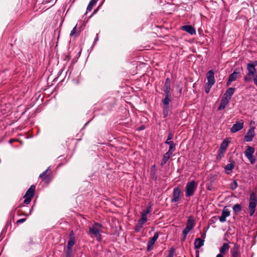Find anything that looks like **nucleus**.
Listing matches in <instances>:
<instances>
[{"instance_id":"1","label":"nucleus","mask_w":257,"mask_h":257,"mask_svg":"<svg viewBox=\"0 0 257 257\" xmlns=\"http://www.w3.org/2000/svg\"><path fill=\"white\" fill-rule=\"evenodd\" d=\"M257 66V61H250L246 65V69L247 73L244 76L243 80L245 82L249 83L251 82L255 77L256 70L255 67Z\"/></svg>"},{"instance_id":"2","label":"nucleus","mask_w":257,"mask_h":257,"mask_svg":"<svg viewBox=\"0 0 257 257\" xmlns=\"http://www.w3.org/2000/svg\"><path fill=\"white\" fill-rule=\"evenodd\" d=\"M103 226L99 223H94L92 226L89 227V233L93 235L96 239L100 241L101 240V233L102 232Z\"/></svg>"},{"instance_id":"3","label":"nucleus","mask_w":257,"mask_h":257,"mask_svg":"<svg viewBox=\"0 0 257 257\" xmlns=\"http://www.w3.org/2000/svg\"><path fill=\"white\" fill-rule=\"evenodd\" d=\"M207 82L205 84V92L208 94L215 83L214 73L212 70L208 71L206 74Z\"/></svg>"},{"instance_id":"4","label":"nucleus","mask_w":257,"mask_h":257,"mask_svg":"<svg viewBox=\"0 0 257 257\" xmlns=\"http://www.w3.org/2000/svg\"><path fill=\"white\" fill-rule=\"evenodd\" d=\"M257 204V199L254 193L250 195L248 210L250 216H252L255 212Z\"/></svg>"},{"instance_id":"5","label":"nucleus","mask_w":257,"mask_h":257,"mask_svg":"<svg viewBox=\"0 0 257 257\" xmlns=\"http://www.w3.org/2000/svg\"><path fill=\"white\" fill-rule=\"evenodd\" d=\"M197 187V183L192 180L187 183L186 186V197H190L192 196L195 191Z\"/></svg>"},{"instance_id":"6","label":"nucleus","mask_w":257,"mask_h":257,"mask_svg":"<svg viewBox=\"0 0 257 257\" xmlns=\"http://www.w3.org/2000/svg\"><path fill=\"white\" fill-rule=\"evenodd\" d=\"M230 143V140L229 139L227 138L223 140L222 143L220 145L218 155L217 156V159H220L224 156V153H225L226 149Z\"/></svg>"},{"instance_id":"7","label":"nucleus","mask_w":257,"mask_h":257,"mask_svg":"<svg viewBox=\"0 0 257 257\" xmlns=\"http://www.w3.org/2000/svg\"><path fill=\"white\" fill-rule=\"evenodd\" d=\"M254 151V149L253 147L247 146L246 149L244 151L245 156L249 160L251 164H254L255 162V158L253 156Z\"/></svg>"},{"instance_id":"8","label":"nucleus","mask_w":257,"mask_h":257,"mask_svg":"<svg viewBox=\"0 0 257 257\" xmlns=\"http://www.w3.org/2000/svg\"><path fill=\"white\" fill-rule=\"evenodd\" d=\"M182 194V192L181 189L179 187H176L174 188L173 193V198L172 199V202H177L179 201L181 195Z\"/></svg>"},{"instance_id":"9","label":"nucleus","mask_w":257,"mask_h":257,"mask_svg":"<svg viewBox=\"0 0 257 257\" xmlns=\"http://www.w3.org/2000/svg\"><path fill=\"white\" fill-rule=\"evenodd\" d=\"M159 234L158 232H156L154 235V236L151 238L148 242V246H147V250L148 251H150L151 249H152L153 247V245L155 242V241L157 240V239L158 238Z\"/></svg>"},{"instance_id":"10","label":"nucleus","mask_w":257,"mask_h":257,"mask_svg":"<svg viewBox=\"0 0 257 257\" xmlns=\"http://www.w3.org/2000/svg\"><path fill=\"white\" fill-rule=\"evenodd\" d=\"M230 215V211L229 210L226 208V207H224L222 211L221 215L219 217V221L221 222H224L226 221V217H228Z\"/></svg>"},{"instance_id":"11","label":"nucleus","mask_w":257,"mask_h":257,"mask_svg":"<svg viewBox=\"0 0 257 257\" xmlns=\"http://www.w3.org/2000/svg\"><path fill=\"white\" fill-rule=\"evenodd\" d=\"M49 169L50 167H48V168L46 170L44 171L39 176V178L46 183H49L51 180L50 175L49 174H47V173L49 171Z\"/></svg>"},{"instance_id":"12","label":"nucleus","mask_w":257,"mask_h":257,"mask_svg":"<svg viewBox=\"0 0 257 257\" xmlns=\"http://www.w3.org/2000/svg\"><path fill=\"white\" fill-rule=\"evenodd\" d=\"M235 90V88L233 87H230L228 88L224 94V96L223 97L225 99H227L228 101H229L232 95L234 93Z\"/></svg>"},{"instance_id":"13","label":"nucleus","mask_w":257,"mask_h":257,"mask_svg":"<svg viewBox=\"0 0 257 257\" xmlns=\"http://www.w3.org/2000/svg\"><path fill=\"white\" fill-rule=\"evenodd\" d=\"M181 29L191 35H193L196 34V30L195 28L191 25L183 26Z\"/></svg>"},{"instance_id":"14","label":"nucleus","mask_w":257,"mask_h":257,"mask_svg":"<svg viewBox=\"0 0 257 257\" xmlns=\"http://www.w3.org/2000/svg\"><path fill=\"white\" fill-rule=\"evenodd\" d=\"M254 135L255 133L254 130H249V131L244 136L245 141L247 142L251 141L254 137Z\"/></svg>"},{"instance_id":"15","label":"nucleus","mask_w":257,"mask_h":257,"mask_svg":"<svg viewBox=\"0 0 257 257\" xmlns=\"http://www.w3.org/2000/svg\"><path fill=\"white\" fill-rule=\"evenodd\" d=\"M72 235L70 236L69 240L67 242V248L68 249L70 250V252H71V250L72 247V246L75 244V238L73 236V231H71Z\"/></svg>"},{"instance_id":"16","label":"nucleus","mask_w":257,"mask_h":257,"mask_svg":"<svg viewBox=\"0 0 257 257\" xmlns=\"http://www.w3.org/2000/svg\"><path fill=\"white\" fill-rule=\"evenodd\" d=\"M239 248V245L237 244H235L231 251V257H238L240 255Z\"/></svg>"},{"instance_id":"17","label":"nucleus","mask_w":257,"mask_h":257,"mask_svg":"<svg viewBox=\"0 0 257 257\" xmlns=\"http://www.w3.org/2000/svg\"><path fill=\"white\" fill-rule=\"evenodd\" d=\"M35 186L34 185H32L30 188L26 192L24 197H30L31 198H33L34 195Z\"/></svg>"},{"instance_id":"18","label":"nucleus","mask_w":257,"mask_h":257,"mask_svg":"<svg viewBox=\"0 0 257 257\" xmlns=\"http://www.w3.org/2000/svg\"><path fill=\"white\" fill-rule=\"evenodd\" d=\"M204 240L200 238H197L195 239L194 246L196 249H199L204 245Z\"/></svg>"},{"instance_id":"19","label":"nucleus","mask_w":257,"mask_h":257,"mask_svg":"<svg viewBox=\"0 0 257 257\" xmlns=\"http://www.w3.org/2000/svg\"><path fill=\"white\" fill-rule=\"evenodd\" d=\"M229 248L230 246L228 243H223L222 246L219 249L220 253L219 254H221L223 255L225 252L229 250Z\"/></svg>"},{"instance_id":"20","label":"nucleus","mask_w":257,"mask_h":257,"mask_svg":"<svg viewBox=\"0 0 257 257\" xmlns=\"http://www.w3.org/2000/svg\"><path fill=\"white\" fill-rule=\"evenodd\" d=\"M173 152H171L170 151H168L166 153H165L164 155L162 163L161 164L164 165L166 163V162L169 160V159L170 158L171 156L172 155Z\"/></svg>"},{"instance_id":"21","label":"nucleus","mask_w":257,"mask_h":257,"mask_svg":"<svg viewBox=\"0 0 257 257\" xmlns=\"http://www.w3.org/2000/svg\"><path fill=\"white\" fill-rule=\"evenodd\" d=\"M229 101H228L227 99H225L222 97L221 99L220 105L218 107V110H221L225 108L228 103Z\"/></svg>"},{"instance_id":"22","label":"nucleus","mask_w":257,"mask_h":257,"mask_svg":"<svg viewBox=\"0 0 257 257\" xmlns=\"http://www.w3.org/2000/svg\"><path fill=\"white\" fill-rule=\"evenodd\" d=\"M194 226V219L192 217H189L188 219L186 227L192 230Z\"/></svg>"},{"instance_id":"23","label":"nucleus","mask_w":257,"mask_h":257,"mask_svg":"<svg viewBox=\"0 0 257 257\" xmlns=\"http://www.w3.org/2000/svg\"><path fill=\"white\" fill-rule=\"evenodd\" d=\"M98 0H91L90 1V2L89 3L88 6H87V9H86V13L85 14L88 12H90L92 10L93 7H94V6L96 4V3L97 2ZM103 1L104 0H103Z\"/></svg>"},{"instance_id":"24","label":"nucleus","mask_w":257,"mask_h":257,"mask_svg":"<svg viewBox=\"0 0 257 257\" xmlns=\"http://www.w3.org/2000/svg\"><path fill=\"white\" fill-rule=\"evenodd\" d=\"M240 73L239 72H237L236 71H234L232 73L229 75V78L230 79V81H234L236 80V79L239 76Z\"/></svg>"},{"instance_id":"25","label":"nucleus","mask_w":257,"mask_h":257,"mask_svg":"<svg viewBox=\"0 0 257 257\" xmlns=\"http://www.w3.org/2000/svg\"><path fill=\"white\" fill-rule=\"evenodd\" d=\"M243 122L242 120L236 122L231 128H243Z\"/></svg>"},{"instance_id":"26","label":"nucleus","mask_w":257,"mask_h":257,"mask_svg":"<svg viewBox=\"0 0 257 257\" xmlns=\"http://www.w3.org/2000/svg\"><path fill=\"white\" fill-rule=\"evenodd\" d=\"M163 104L166 106V110L169 109V104L171 102V98L165 97L164 98L162 99Z\"/></svg>"},{"instance_id":"27","label":"nucleus","mask_w":257,"mask_h":257,"mask_svg":"<svg viewBox=\"0 0 257 257\" xmlns=\"http://www.w3.org/2000/svg\"><path fill=\"white\" fill-rule=\"evenodd\" d=\"M234 165L233 163L228 164L225 167V170H226V171H229V172H226V173L227 174H229L230 172H231L234 169Z\"/></svg>"},{"instance_id":"28","label":"nucleus","mask_w":257,"mask_h":257,"mask_svg":"<svg viewBox=\"0 0 257 257\" xmlns=\"http://www.w3.org/2000/svg\"><path fill=\"white\" fill-rule=\"evenodd\" d=\"M166 143L170 146L169 151H171V152H174L175 151V145L173 142L168 141V140H166Z\"/></svg>"},{"instance_id":"29","label":"nucleus","mask_w":257,"mask_h":257,"mask_svg":"<svg viewBox=\"0 0 257 257\" xmlns=\"http://www.w3.org/2000/svg\"><path fill=\"white\" fill-rule=\"evenodd\" d=\"M233 212L237 214L241 211V206L239 204H236L233 206Z\"/></svg>"},{"instance_id":"30","label":"nucleus","mask_w":257,"mask_h":257,"mask_svg":"<svg viewBox=\"0 0 257 257\" xmlns=\"http://www.w3.org/2000/svg\"><path fill=\"white\" fill-rule=\"evenodd\" d=\"M147 221V216L145 215V214H141V218L139 221L141 222L142 224H144Z\"/></svg>"},{"instance_id":"31","label":"nucleus","mask_w":257,"mask_h":257,"mask_svg":"<svg viewBox=\"0 0 257 257\" xmlns=\"http://www.w3.org/2000/svg\"><path fill=\"white\" fill-rule=\"evenodd\" d=\"M191 230L186 227V228L183 230V240L184 241L186 239L187 234L190 232Z\"/></svg>"},{"instance_id":"32","label":"nucleus","mask_w":257,"mask_h":257,"mask_svg":"<svg viewBox=\"0 0 257 257\" xmlns=\"http://www.w3.org/2000/svg\"><path fill=\"white\" fill-rule=\"evenodd\" d=\"M238 184L236 181H234L230 184V188L232 190H235Z\"/></svg>"},{"instance_id":"33","label":"nucleus","mask_w":257,"mask_h":257,"mask_svg":"<svg viewBox=\"0 0 257 257\" xmlns=\"http://www.w3.org/2000/svg\"><path fill=\"white\" fill-rule=\"evenodd\" d=\"M143 224H142L141 222H140L139 221V223H137L136 225L135 229H136V231H137V232L140 231L141 230V229L143 228Z\"/></svg>"},{"instance_id":"34","label":"nucleus","mask_w":257,"mask_h":257,"mask_svg":"<svg viewBox=\"0 0 257 257\" xmlns=\"http://www.w3.org/2000/svg\"><path fill=\"white\" fill-rule=\"evenodd\" d=\"M76 28H77V25L73 28L72 30L71 31L70 36L71 37L75 36V37L77 36L76 33Z\"/></svg>"},{"instance_id":"35","label":"nucleus","mask_w":257,"mask_h":257,"mask_svg":"<svg viewBox=\"0 0 257 257\" xmlns=\"http://www.w3.org/2000/svg\"><path fill=\"white\" fill-rule=\"evenodd\" d=\"M171 90V85H164L163 88V91L164 92H169Z\"/></svg>"},{"instance_id":"36","label":"nucleus","mask_w":257,"mask_h":257,"mask_svg":"<svg viewBox=\"0 0 257 257\" xmlns=\"http://www.w3.org/2000/svg\"><path fill=\"white\" fill-rule=\"evenodd\" d=\"M25 198V199L24 200V203L26 204H28L30 203L31 200H32V198H31L30 197H24Z\"/></svg>"},{"instance_id":"37","label":"nucleus","mask_w":257,"mask_h":257,"mask_svg":"<svg viewBox=\"0 0 257 257\" xmlns=\"http://www.w3.org/2000/svg\"><path fill=\"white\" fill-rule=\"evenodd\" d=\"M151 212V209L149 208H148L146 210L143 211L142 213L145 214L147 216V214H149Z\"/></svg>"},{"instance_id":"38","label":"nucleus","mask_w":257,"mask_h":257,"mask_svg":"<svg viewBox=\"0 0 257 257\" xmlns=\"http://www.w3.org/2000/svg\"><path fill=\"white\" fill-rule=\"evenodd\" d=\"M164 85H171V80L169 78L166 79Z\"/></svg>"},{"instance_id":"39","label":"nucleus","mask_w":257,"mask_h":257,"mask_svg":"<svg viewBox=\"0 0 257 257\" xmlns=\"http://www.w3.org/2000/svg\"><path fill=\"white\" fill-rule=\"evenodd\" d=\"M173 252L174 249L172 248V249L170 251L169 254L166 257H173Z\"/></svg>"},{"instance_id":"40","label":"nucleus","mask_w":257,"mask_h":257,"mask_svg":"<svg viewBox=\"0 0 257 257\" xmlns=\"http://www.w3.org/2000/svg\"><path fill=\"white\" fill-rule=\"evenodd\" d=\"M168 110H169V109L166 110V106H165V108H164V110H163V113H164V116L166 117V116H167L168 115Z\"/></svg>"},{"instance_id":"41","label":"nucleus","mask_w":257,"mask_h":257,"mask_svg":"<svg viewBox=\"0 0 257 257\" xmlns=\"http://www.w3.org/2000/svg\"><path fill=\"white\" fill-rule=\"evenodd\" d=\"M164 93L165 94V97L171 98V94L170 91H169V92H164Z\"/></svg>"},{"instance_id":"42","label":"nucleus","mask_w":257,"mask_h":257,"mask_svg":"<svg viewBox=\"0 0 257 257\" xmlns=\"http://www.w3.org/2000/svg\"><path fill=\"white\" fill-rule=\"evenodd\" d=\"M25 221H26V218L20 219L17 221V223H23L24 222H25Z\"/></svg>"},{"instance_id":"43","label":"nucleus","mask_w":257,"mask_h":257,"mask_svg":"<svg viewBox=\"0 0 257 257\" xmlns=\"http://www.w3.org/2000/svg\"><path fill=\"white\" fill-rule=\"evenodd\" d=\"M98 40V34H96V38H95L94 39V42H93V44L94 45Z\"/></svg>"},{"instance_id":"44","label":"nucleus","mask_w":257,"mask_h":257,"mask_svg":"<svg viewBox=\"0 0 257 257\" xmlns=\"http://www.w3.org/2000/svg\"><path fill=\"white\" fill-rule=\"evenodd\" d=\"M172 138H173V135L169 134L167 140H168V141H171L170 140L172 139Z\"/></svg>"},{"instance_id":"45","label":"nucleus","mask_w":257,"mask_h":257,"mask_svg":"<svg viewBox=\"0 0 257 257\" xmlns=\"http://www.w3.org/2000/svg\"><path fill=\"white\" fill-rule=\"evenodd\" d=\"M254 84L257 86V77H255L253 79Z\"/></svg>"},{"instance_id":"46","label":"nucleus","mask_w":257,"mask_h":257,"mask_svg":"<svg viewBox=\"0 0 257 257\" xmlns=\"http://www.w3.org/2000/svg\"><path fill=\"white\" fill-rule=\"evenodd\" d=\"M232 82V81H230V79L228 78V80L226 83L227 86L230 85Z\"/></svg>"},{"instance_id":"47","label":"nucleus","mask_w":257,"mask_h":257,"mask_svg":"<svg viewBox=\"0 0 257 257\" xmlns=\"http://www.w3.org/2000/svg\"><path fill=\"white\" fill-rule=\"evenodd\" d=\"M252 123L254 124V122H252V121L250 122V126H249L250 128H254V127L253 126H252Z\"/></svg>"},{"instance_id":"48","label":"nucleus","mask_w":257,"mask_h":257,"mask_svg":"<svg viewBox=\"0 0 257 257\" xmlns=\"http://www.w3.org/2000/svg\"><path fill=\"white\" fill-rule=\"evenodd\" d=\"M71 254V252H70V250L68 249L67 253H66L67 256H70Z\"/></svg>"},{"instance_id":"49","label":"nucleus","mask_w":257,"mask_h":257,"mask_svg":"<svg viewBox=\"0 0 257 257\" xmlns=\"http://www.w3.org/2000/svg\"><path fill=\"white\" fill-rule=\"evenodd\" d=\"M231 130V132L232 133H236L237 132V131H238L239 130Z\"/></svg>"},{"instance_id":"50","label":"nucleus","mask_w":257,"mask_h":257,"mask_svg":"<svg viewBox=\"0 0 257 257\" xmlns=\"http://www.w3.org/2000/svg\"><path fill=\"white\" fill-rule=\"evenodd\" d=\"M216 257H223V255L221 254H218Z\"/></svg>"},{"instance_id":"51","label":"nucleus","mask_w":257,"mask_h":257,"mask_svg":"<svg viewBox=\"0 0 257 257\" xmlns=\"http://www.w3.org/2000/svg\"><path fill=\"white\" fill-rule=\"evenodd\" d=\"M96 10H95V11L93 12V13L91 14V15L90 16V17H89V18H91V17H92V16L93 15H94V14L96 13Z\"/></svg>"},{"instance_id":"52","label":"nucleus","mask_w":257,"mask_h":257,"mask_svg":"<svg viewBox=\"0 0 257 257\" xmlns=\"http://www.w3.org/2000/svg\"><path fill=\"white\" fill-rule=\"evenodd\" d=\"M138 128H140V129L145 128V127L143 125H142L140 127H139Z\"/></svg>"},{"instance_id":"53","label":"nucleus","mask_w":257,"mask_h":257,"mask_svg":"<svg viewBox=\"0 0 257 257\" xmlns=\"http://www.w3.org/2000/svg\"><path fill=\"white\" fill-rule=\"evenodd\" d=\"M196 257H199V253H197Z\"/></svg>"},{"instance_id":"54","label":"nucleus","mask_w":257,"mask_h":257,"mask_svg":"<svg viewBox=\"0 0 257 257\" xmlns=\"http://www.w3.org/2000/svg\"><path fill=\"white\" fill-rule=\"evenodd\" d=\"M255 77H257V75Z\"/></svg>"}]
</instances>
